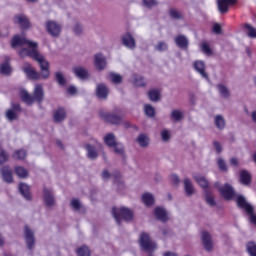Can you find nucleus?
Masks as SVG:
<instances>
[{
  "label": "nucleus",
  "mask_w": 256,
  "mask_h": 256,
  "mask_svg": "<svg viewBox=\"0 0 256 256\" xmlns=\"http://www.w3.org/2000/svg\"><path fill=\"white\" fill-rule=\"evenodd\" d=\"M14 171L20 179H27V177H29V171H27V169L24 167L16 166Z\"/></svg>",
  "instance_id": "c756f323"
},
{
  "label": "nucleus",
  "mask_w": 256,
  "mask_h": 256,
  "mask_svg": "<svg viewBox=\"0 0 256 256\" xmlns=\"http://www.w3.org/2000/svg\"><path fill=\"white\" fill-rule=\"evenodd\" d=\"M140 247L146 253H153L157 249V244L151 240V236L147 232H142L139 239Z\"/></svg>",
  "instance_id": "39448f33"
},
{
  "label": "nucleus",
  "mask_w": 256,
  "mask_h": 256,
  "mask_svg": "<svg viewBox=\"0 0 256 256\" xmlns=\"http://www.w3.org/2000/svg\"><path fill=\"white\" fill-rule=\"evenodd\" d=\"M14 23L19 25L21 29H29L31 27V22H29V19L25 15L14 16Z\"/></svg>",
  "instance_id": "4468645a"
},
{
  "label": "nucleus",
  "mask_w": 256,
  "mask_h": 256,
  "mask_svg": "<svg viewBox=\"0 0 256 256\" xmlns=\"http://www.w3.org/2000/svg\"><path fill=\"white\" fill-rule=\"evenodd\" d=\"M66 117H67V112L63 107H59L53 114V119L55 123H61V121H65Z\"/></svg>",
  "instance_id": "5701e85b"
},
{
  "label": "nucleus",
  "mask_w": 256,
  "mask_h": 256,
  "mask_svg": "<svg viewBox=\"0 0 256 256\" xmlns=\"http://www.w3.org/2000/svg\"><path fill=\"white\" fill-rule=\"evenodd\" d=\"M74 33L75 35H81V33H83V27H81L79 24H76L74 27Z\"/></svg>",
  "instance_id": "680f3d73"
},
{
  "label": "nucleus",
  "mask_w": 256,
  "mask_h": 256,
  "mask_svg": "<svg viewBox=\"0 0 256 256\" xmlns=\"http://www.w3.org/2000/svg\"><path fill=\"white\" fill-rule=\"evenodd\" d=\"M244 29L247 31V35L250 37V39H256V29L251 24H244Z\"/></svg>",
  "instance_id": "f704fd0d"
},
{
  "label": "nucleus",
  "mask_w": 256,
  "mask_h": 256,
  "mask_svg": "<svg viewBox=\"0 0 256 256\" xmlns=\"http://www.w3.org/2000/svg\"><path fill=\"white\" fill-rule=\"evenodd\" d=\"M137 143L140 147H147V145H149V138H147L145 134H140L137 138Z\"/></svg>",
  "instance_id": "79ce46f5"
},
{
  "label": "nucleus",
  "mask_w": 256,
  "mask_h": 256,
  "mask_svg": "<svg viewBox=\"0 0 256 256\" xmlns=\"http://www.w3.org/2000/svg\"><path fill=\"white\" fill-rule=\"evenodd\" d=\"M73 71H74V74L76 75V77H78L79 79H88L89 78V72H87L85 70V68H83L81 66L74 67Z\"/></svg>",
  "instance_id": "a878e982"
},
{
  "label": "nucleus",
  "mask_w": 256,
  "mask_h": 256,
  "mask_svg": "<svg viewBox=\"0 0 256 256\" xmlns=\"http://www.w3.org/2000/svg\"><path fill=\"white\" fill-rule=\"evenodd\" d=\"M148 97L150 101H158L161 97V92H159V90L152 89L148 92Z\"/></svg>",
  "instance_id": "4c0bfd02"
},
{
  "label": "nucleus",
  "mask_w": 256,
  "mask_h": 256,
  "mask_svg": "<svg viewBox=\"0 0 256 256\" xmlns=\"http://www.w3.org/2000/svg\"><path fill=\"white\" fill-rule=\"evenodd\" d=\"M99 117H100V119L105 121V123H111V125H121V121H122L121 116L107 113L103 110H100Z\"/></svg>",
  "instance_id": "6e6552de"
},
{
  "label": "nucleus",
  "mask_w": 256,
  "mask_h": 256,
  "mask_svg": "<svg viewBox=\"0 0 256 256\" xmlns=\"http://www.w3.org/2000/svg\"><path fill=\"white\" fill-rule=\"evenodd\" d=\"M230 165L232 167H239V160H237V158H231L230 159Z\"/></svg>",
  "instance_id": "338daca9"
},
{
  "label": "nucleus",
  "mask_w": 256,
  "mask_h": 256,
  "mask_svg": "<svg viewBox=\"0 0 256 256\" xmlns=\"http://www.w3.org/2000/svg\"><path fill=\"white\" fill-rule=\"evenodd\" d=\"M202 243L206 251L213 250V242L211 241V235L209 234V232L207 231L202 232Z\"/></svg>",
  "instance_id": "412c9836"
},
{
  "label": "nucleus",
  "mask_w": 256,
  "mask_h": 256,
  "mask_svg": "<svg viewBox=\"0 0 256 256\" xmlns=\"http://www.w3.org/2000/svg\"><path fill=\"white\" fill-rule=\"evenodd\" d=\"M24 233H25V241L28 249H33L35 247V235L33 234V231H31V228L29 226L24 227Z\"/></svg>",
  "instance_id": "9b49d317"
},
{
  "label": "nucleus",
  "mask_w": 256,
  "mask_h": 256,
  "mask_svg": "<svg viewBox=\"0 0 256 256\" xmlns=\"http://www.w3.org/2000/svg\"><path fill=\"white\" fill-rule=\"evenodd\" d=\"M20 97L26 105H33L36 103H43V99H45V92L43 91V85L37 84L34 88L33 95L29 94L26 90H22L20 92Z\"/></svg>",
  "instance_id": "f03ea898"
},
{
  "label": "nucleus",
  "mask_w": 256,
  "mask_h": 256,
  "mask_svg": "<svg viewBox=\"0 0 256 256\" xmlns=\"http://www.w3.org/2000/svg\"><path fill=\"white\" fill-rule=\"evenodd\" d=\"M19 191L27 201H31V191H30L29 185L25 183H20Z\"/></svg>",
  "instance_id": "393cba45"
},
{
  "label": "nucleus",
  "mask_w": 256,
  "mask_h": 256,
  "mask_svg": "<svg viewBox=\"0 0 256 256\" xmlns=\"http://www.w3.org/2000/svg\"><path fill=\"white\" fill-rule=\"evenodd\" d=\"M204 193H205L206 203L210 205V207H215L216 202H215V198H213V194H211V191L205 190Z\"/></svg>",
  "instance_id": "e433bc0d"
},
{
  "label": "nucleus",
  "mask_w": 256,
  "mask_h": 256,
  "mask_svg": "<svg viewBox=\"0 0 256 256\" xmlns=\"http://www.w3.org/2000/svg\"><path fill=\"white\" fill-rule=\"evenodd\" d=\"M214 123L217 129L223 130L225 129V118L222 115H216Z\"/></svg>",
  "instance_id": "c9c22d12"
},
{
  "label": "nucleus",
  "mask_w": 256,
  "mask_h": 256,
  "mask_svg": "<svg viewBox=\"0 0 256 256\" xmlns=\"http://www.w3.org/2000/svg\"><path fill=\"white\" fill-rule=\"evenodd\" d=\"M194 69L207 81H209V75L205 73V62L198 60L194 62Z\"/></svg>",
  "instance_id": "aec40b11"
},
{
  "label": "nucleus",
  "mask_w": 256,
  "mask_h": 256,
  "mask_svg": "<svg viewBox=\"0 0 256 256\" xmlns=\"http://www.w3.org/2000/svg\"><path fill=\"white\" fill-rule=\"evenodd\" d=\"M44 202L47 207H53L55 205V197L53 196V192L47 188H44Z\"/></svg>",
  "instance_id": "4be33fe9"
},
{
  "label": "nucleus",
  "mask_w": 256,
  "mask_h": 256,
  "mask_svg": "<svg viewBox=\"0 0 256 256\" xmlns=\"http://www.w3.org/2000/svg\"><path fill=\"white\" fill-rule=\"evenodd\" d=\"M217 88L219 90L221 97H224V99H228V97L230 95L229 89H227L226 86L223 84H218Z\"/></svg>",
  "instance_id": "ea45409f"
},
{
  "label": "nucleus",
  "mask_w": 256,
  "mask_h": 256,
  "mask_svg": "<svg viewBox=\"0 0 256 256\" xmlns=\"http://www.w3.org/2000/svg\"><path fill=\"white\" fill-rule=\"evenodd\" d=\"M122 43L128 49H135L136 47L135 38L129 32L122 36Z\"/></svg>",
  "instance_id": "dca6fc26"
},
{
  "label": "nucleus",
  "mask_w": 256,
  "mask_h": 256,
  "mask_svg": "<svg viewBox=\"0 0 256 256\" xmlns=\"http://www.w3.org/2000/svg\"><path fill=\"white\" fill-rule=\"evenodd\" d=\"M156 49L157 51H167V49H169V46L166 42L160 41L158 42Z\"/></svg>",
  "instance_id": "864d4df0"
},
{
  "label": "nucleus",
  "mask_w": 256,
  "mask_h": 256,
  "mask_svg": "<svg viewBox=\"0 0 256 256\" xmlns=\"http://www.w3.org/2000/svg\"><path fill=\"white\" fill-rule=\"evenodd\" d=\"M170 181L172 185H179V176L172 174L170 176Z\"/></svg>",
  "instance_id": "13d9d810"
},
{
  "label": "nucleus",
  "mask_w": 256,
  "mask_h": 256,
  "mask_svg": "<svg viewBox=\"0 0 256 256\" xmlns=\"http://www.w3.org/2000/svg\"><path fill=\"white\" fill-rule=\"evenodd\" d=\"M194 179H195L196 183H198V185H200V187H202V189H204V193H205V191H209V181H207V179H205V177L196 175V176H194Z\"/></svg>",
  "instance_id": "bb28decb"
},
{
  "label": "nucleus",
  "mask_w": 256,
  "mask_h": 256,
  "mask_svg": "<svg viewBox=\"0 0 256 256\" xmlns=\"http://www.w3.org/2000/svg\"><path fill=\"white\" fill-rule=\"evenodd\" d=\"M212 30H213V33H215L216 35H221V33L223 32V29L218 23H215L213 25Z\"/></svg>",
  "instance_id": "5fc2aeb1"
},
{
  "label": "nucleus",
  "mask_w": 256,
  "mask_h": 256,
  "mask_svg": "<svg viewBox=\"0 0 256 256\" xmlns=\"http://www.w3.org/2000/svg\"><path fill=\"white\" fill-rule=\"evenodd\" d=\"M231 5H237V0H218V9L222 14L227 13Z\"/></svg>",
  "instance_id": "ddd939ff"
},
{
  "label": "nucleus",
  "mask_w": 256,
  "mask_h": 256,
  "mask_svg": "<svg viewBox=\"0 0 256 256\" xmlns=\"http://www.w3.org/2000/svg\"><path fill=\"white\" fill-rule=\"evenodd\" d=\"M78 256H91V250L87 246H81L76 250Z\"/></svg>",
  "instance_id": "58836bf2"
},
{
  "label": "nucleus",
  "mask_w": 256,
  "mask_h": 256,
  "mask_svg": "<svg viewBox=\"0 0 256 256\" xmlns=\"http://www.w3.org/2000/svg\"><path fill=\"white\" fill-rule=\"evenodd\" d=\"M71 206L73 207V209H75V211H79V209H81V203L78 199H73L71 201Z\"/></svg>",
  "instance_id": "4d7b16f0"
},
{
  "label": "nucleus",
  "mask_w": 256,
  "mask_h": 256,
  "mask_svg": "<svg viewBox=\"0 0 256 256\" xmlns=\"http://www.w3.org/2000/svg\"><path fill=\"white\" fill-rule=\"evenodd\" d=\"M142 202L146 207H151L155 204V198L153 197V194L145 193L142 195Z\"/></svg>",
  "instance_id": "cd10ccee"
},
{
  "label": "nucleus",
  "mask_w": 256,
  "mask_h": 256,
  "mask_svg": "<svg viewBox=\"0 0 256 256\" xmlns=\"http://www.w3.org/2000/svg\"><path fill=\"white\" fill-rule=\"evenodd\" d=\"M9 161V155L5 150H1L0 152V165H3V163H7Z\"/></svg>",
  "instance_id": "3c124183"
},
{
  "label": "nucleus",
  "mask_w": 256,
  "mask_h": 256,
  "mask_svg": "<svg viewBox=\"0 0 256 256\" xmlns=\"http://www.w3.org/2000/svg\"><path fill=\"white\" fill-rule=\"evenodd\" d=\"M110 78L112 83H114L115 85H119V83L123 82V77H121V75L119 74L111 73Z\"/></svg>",
  "instance_id": "a18cd8bd"
},
{
  "label": "nucleus",
  "mask_w": 256,
  "mask_h": 256,
  "mask_svg": "<svg viewBox=\"0 0 256 256\" xmlns=\"http://www.w3.org/2000/svg\"><path fill=\"white\" fill-rule=\"evenodd\" d=\"M0 73L2 75H11V66L9 65V57H6V62L1 64Z\"/></svg>",
  "instance_id": "2f4dec72"
},
{
  "label": "nucleus",
  "mask_w": 256,
  "mask_h": 256,
  "mask_svg": "<svg viewBox=\"0 0 256 256\" xmlns=\"http://www.w3.org/2000/svg\"><path fill=\"white\" fill-rule=\"evenodd\" d=\"M133 79V85L135 87H145V85H147V83L145 82V78L139 74H134Z\"/></svg>",
  "instance_id": "7c9ffc66"
},
{
  "label": "nucleus",
  "mask_w": 256,
  "mask_h": 256,
  "mask_svg": "<svg viewBox=\"0 0 256 256\" xmlns=\"http://www.w3.org/2000/svg\"><path fill=\"white\" fill-rule=\"evenodd\" d=\"M67 93H69V95H75V93H77V88H75V86H69L67 88Z\"/></svg>",
  "instance_id": "69168bd1"
},
{
  "label": "nucleus",
  "mask_w": 256,
  "mask_h": 256,
  "mask_svg": "<svg viewBox=\"0 0 256 256\" xmlns=\"http://www.w3.org/2000/svg\"><path fill=\"white\" fill-rule=\"evenodd\" d=\"M239 181L241 185H245L246 187H249L251 185L252 176L251 173L247 170H240L239 171Z\"/></svg>",
  "instance_id": "2eb2a0df"
},
{
  "label": "nucleus",
  "mask_w": 256,
  "mask_h": 256,
  "mask_svg": "<svg viewBox=\"0 0 256 256\" xmlns=\"http://www.w3.org/2000/svg\"><path fill=\"white\" fill-rule=\"evenodd\" d=\"M96 95L99 99H107L109 95V89L105 84H98L96 88Z\"/></svg>",
  "instance_id": "b1692460"
},
{
  "label": "nucleus",
  "mask_w": 256,
  "mask_h": 256,
  "mask_svg": "<svg viewBox=\"0 0 256 256\" xmlns=\"http://www.w3.org/2000/svg\"><path fill=\"white\" fill-rule=\"evenodd\" d=\"M154 215L158 221H161L162 223H167L169 221L167 211L162 207H156L154 210Z\"/></svg>",
  "instance_id": "a211bd4d"
},
{
  "label": "nucleus",
  "mask_w": 256,
  "mask_h": 256,
  "mask_svg": "<svg viewBox=\"0 0 256 256\" xmlns=\"http://www.w3.org/2000/svg\"><path fill=\"white\" fill-rule=\"evenodd\" d=\"M23 45H28V47H37L36 42H31L23 37H20L19 35H15L11 42V46L13 47V49H15V47H21Z\"/></svg>",
  "instance_id": "1a4fd4ad"
},
{
  "label": "nucleus",
  "mask_w": 256,
  "mask_h": 256,
  "mask_svg": "<svg viewBox=\"0 0 256 256\" xmlns=\"http://www.w3.org/2000/svg\"><path fill=\"white\" fill-rule=\"evenodd\" d=\"M12 157H13V159H16L18 161H23V159H25V157H27V151L25 149L16 150L13 153Z\"/></svg>",
  "instance_id": "72a5a7b5"
},
{
  "label": "nucleus",
  "mask_w": 256,
  "mask_h": 256,
  "mask_svg": "<svg viewBox=\"0 0 256 256\" xmlns=\"http://www.w3.org/2000/svg\"><path fill=\"white\" fill-rule=\"evenodd\" d=\"M6 117L8 119V121H15L18 119V115L17 112H15L14 110L8 109L6 111Z\"/></svg>",
  "instance_id": "c03bdc74"
},
{
  "label": "nucleus",
  "mask_w": 256,
  "mask_h": 256,
  "mask_svg": "<svg viewBox=\"0 0 256 256\" xmlns=\"http://www.w3.org/2000/svg\"><path fill=\"white\" fill-rule=\"evenodd\" d=\"M12 111L16 113L21 112V105L19 103H12Z\"/></svg>",
  "instance_id": "e2e57ef3"
},
{
  "label": "nucleus",
  "mask_w": 256,
  "mask_h": 256,
  "mask_svg": "<svg viewBox=\"0 0 256 256\" xmlns=\"http://www.w3.org/2000/svg\"><path fill=\"white\" fill-rule=\"evenodd\" d=\"M217 164L220 171L227 172V163H225V160H223V158H218Z\"/></svg>",
  "instance_id": "603ef678"
},
{
  "label": "nucleus",
  "mask_w": 256,
  "mask_h": 256,
  "mask_svg": "<svg viewBox=\"0 0 256 256\" xmlns=\"http://www.w3.org/2000/svg\"><path fill=\"white\" fill-rule=\"evenodd\" d=\"M114 177V182L115 183H121V173L120 172H115L113 174Z\"/></svg>",
  "instance_id": "0e129e2a"
},
{
  "label": "nucleus",
  "mask_w": 256,
  "mask_h": 256,
  "mask_svg": "<svg viewBox=\"0 0 256 256\" xmlns=\"http://www.w3.org/2000/svg\"><path fill=\"white\" fill-rule=\"evenodd\" d=\"M104 143L111 148H114V152L117 155H124L125 153V149L123 148V146H117V141L115 140V134L114 133H109L106 134V136L104 137Z\"/></svg>",
  "instance_id": "0eeeda50"
},
{
  "label": "nucleus",
  "mask_w": 256,
  "mask_h": 256,
  "mask_svg": "<svg viewBox=\"0 0 256 256\" xmlns=\"http://www.w3.org/2000/svg\"><path fill=\"white\" fill-rule=\"evenodd\" d=\"M169 15L172 19H183V14L176 9H170Z\"/></svg>",
  "instance_id": "de8ad7c7"
},
{
  "label": "nucleus",
  "mask_w": 256,
  "mask_h": 256,
  "mask_svg": "<svg viewBox=\"0 0 256 256\" xmlns=\"http://www.w3.org/2000/svg\"><path fill=\"white\" fill-rule=\"evenodd\" d=\"M112 215L117 222V225H121V220L124 221H133V211L129 208L121 207L117 209L116 207L112 208Z\"/></svg>",
  "instance_id": "20e7f679"
},
{
  "label": "nucleus",
  "mask_w": 256,
  "mask_h": 256,
  "mask_svg": "<svg viewBox=\"0 0 256 256\" xmlns=\"http://www.w3.org/2000/svg\"><path fill=\"white\" fill-rule=\"evenodd\" d=\"M56 81L60 87H65L67 85V80L65 79V76L61 72L55 73Z\"/></svg>",
  "instance_id": "a19ab883"
},
{
  "label": "nucleus",
  "mask_w": 256,
  "mask_h": 256,
  "mask_svg": "<svg viewBox=\"0 0 256 256\" xmlns=\"http://www.w3.org/2000/svg\"><path fill=\"white\" fill-rule=\"evenodd\" d=\"M201 49H202L203 53H205V55H211V53H213V51L211 50V47L209 46V44L207 42H203L201 44Z\"/></svg>",
  "instance_id": "8fccbe9b"
},
{
  "label": "nucleus",
  "mask_w": 256,
  "mask_h": 256,
  "mask_svg": "<svg viewBox=\"0 0 256 256\" xmlns=\"http://www.w3.org/2000/svg\"><path fill=\"white\" fill-rule=\"evenodd\" d=\"M143 3L145 5V7H148L149 9H151V7H155V5H157L156 0H143Z\"/></svg>",
  "instance_id": "6e6d98bb"
},
{
  "label": "nucleus",
  "mask_w": 256,
  "mask_h": 256,
  "mask_svg": "<svg viewBox=\"0 0 256 256\" xmlns=\"http://www.w3.org/2000/svg\"><path fill=\"white\" fill-rule=\"evenodd\" d=\"M218 191L220 195L225 199V201H233L237 197V193H235V189L231 184L226 183L223 186L218 187Z\"/></svg>",
  "instance_id": "423d86ee"
},
{
  "label": "nucleus",
  "mask_w": 256,
  "mask_h": 256,
  "mask_svg": "<svg viewBox=\"0 0 256 256\" xmlns=\"http://www.w3.org/2000/svg\"><path fill=\"white\" fill-rule=\"evenodd\" d=\"M236 205L239 209H243L249 216L250 222H252L253 225H256L255 208H253V206L248 203V201L245 199V196L238 195L236 197Z\"/></svg>",
  "instance_id": "7ed1b4c3"
},
{
  "label": "nucleus",
  "mask_w": 256,
  "mask_h": 256,
  "mask_svg": "<svg viewBox=\"0 0 256 256\" xmlns=\"http://www.w3.org/2000/svg\"><path fill=\"white\" fill-rule=\"evenodd\" d=\"M161 135L164 141H169V139H171V134H169V131L167 130H163Z\"/></svg>",
  "instance_id": "bf43d9fd"
},
{
  "label": "nucleus",
  "mask_w": 256,
  "mask_h": 256,
  "mask_svg": "<svg viewBox=\"0 0 256 256\" xmlns=\"http://www.w3.org/2000/svg\"><path fill=\"white\" fill-rule=\"evenodd\" d=\"M174 41L177 47H179V49H184V50L189 49V39H187L185 35L180 34L176 36Z\"/></svg>",
  "instance_id": "f3484780"
},
{
  "label": "nucleus",
  "mask_w": 256,
  "mask_h": 256,
  "mask_svg": "<svg viewBox=\"0 0 256 256\" xmlns=\"http://www.w3.org/2000/svg\"><path fill=\"white\" fill-rule=\"evenodd\" d=\"M94 65L98 71H103L107 67V61L103 54L99 53L95 55Z\"/></svg>",
  "instance_id": "6ab92c4d"
},
{
  "label": "nucleus",
  "mask_w": 256,
  "mask_h": 256,
  "mask_svg": "<svg viewBox=\"0 0 256 256\" xmlns=\"http://www.w3.org/2000/svg\"><path fill=\"white\" fill-rule=\"evenodd\" d=\"M19 57H31L34 61H37L40 65L41 73L36 72L33 66L29 62L24 63L22 71L28 79L38 81V79H49L51 73L49 72V62L45 60V57L37 51V46H29V48H22L18 52Z\"/></svg>",
  "instance_id": "f257e3e1"
},
{
  "label": "nucleus",
  "mask_w": 256,
  "mask_h": 256,
  "mask_svg": "<svg viewBox=\"0 0 256 256\" xmlns=\"http://www.w3.org/2000/svg\"><path fill=\"white\" fill-rule=\"evenodd\" d=\"M85 149L87 150V155L89 159H97L98 154L97 150H95V146H91V144H86Z\"/></svg>",
  "instance_id": "473e14b6"
},
{
  "label": "nucleus",
  "mask_w": 256,
  "mask_h": 256,
  "mask_svg": "<svg viewBox=\"0 0 256 256\" xmlns=\"http://www.w3.org/2000/svg\"><path fill=\"white\" fill-rule=\"evenodd\" d=\"M247 251L251 256H256V244L253 242L248 243Z\"/></svg>",
  "instance_id": "09e8293b"
},
{
  "label": "nucleus",
  "mask_w": 256,
  "mask_h": 256,
  "mask_svg": "<svg viewBox=\"0 0 256 256\" xmlns=\"http://www.w3.org/2000/svg\"><path fill=\"white\" fill-rule=\"evenodd\" d=\"M2 179L5 183H13V170L8 165L0 169Z\"/></svg>",
  "instance_id": "f8f14e48"
},
{
  "label": "nucleus",
  "mask_w": 256,
  "mask_h": 256,
  "mask_svg": "<svg viewBox=\"0 0 256 256\" xmlns=\"http://www.w3.org/2000/svg\"><path fill=\"white\" fill-rule=\"evenodd\" d=\"M46 31L49 35H52V37H59V35H61V25L57 24L55 21L49 20L46 22Z\"/></svg>",
  "instance_id": "9d476101"
},
{
  "label": "nucleus",
  "mask_w": 256,
  "mask_h": 256,
  "mask_svg": "<svg viewBox=\"0 0 256 256\" xmlns=\"http://www.w3.org/2000/svg\"><path fill=\"white\" fill-rule=\"evenodd\" d=\"M145 114L148 115V117H155V108L153 106L146 104L144 106Z\"/></svg>",
  "instance_id": "49530a36"
},
{
  "label": "nucleus",
  "mask_w": 256,
  "mask_h": 256,
  "mask_svg": "<svg viewBox=\"0 0 256 256\" xmlns=\"http://www.w3.org/2000/svg\"><path fill=\"white\" fill-rule=\"evenodd\" d=\"M109 177H111V174L109 173V171L104 170V171L102 172V178H103V179H109Z\"/></svg>",
  "instance_id": "774afa93"
},
{
  "label": "nucleus",
  "mask_w": 256,
  "mask_h": 256,
  "mask_svg": "<svg viewBox=\"0 0 256 256\" xmlns=\"http://www.w3.org/2000/svg\"><path fill=\"white\" fill-rule=\"evenodd\" d=\"M170 117L175 122L181 121V119H183V112L180 110H173Z\"/></svg>",
  "instance_id": "37998d69"
},
{
  "label": "nucleus",
  "mask_w": 256,
  "mask_h": 256,
  "mask_svg": "<svg viewBox=\"0 0 256 256\" xmlns=\"http://www.w3.org/2000/svg\"><path fill=\"white\" fill-rule=\"evenodd\" d=\"M184 189L188 197H191V195H193V193L195 192V188H193V184L191 183V180H189V178L184 179Z\"/></svg>",
  "instance_id": "c85d7f7f"
},
{
  "label": "nucleus",
  "mask_w": 256,
  "mask_h": 256,
  "mask_svg": "<svg viewBox=\"0 0 256 256\" xmlns=\"http://www.w3.org/2000/svg\"><path fill=\"white\" fill-rule=\"evenodd\" d=\"M213 145H214V148L216 149V153H221V151H223V147L221 146V143L214 141Z\"/></svg>",
  "instance_id": "052dcab7"
}]
</instances>
